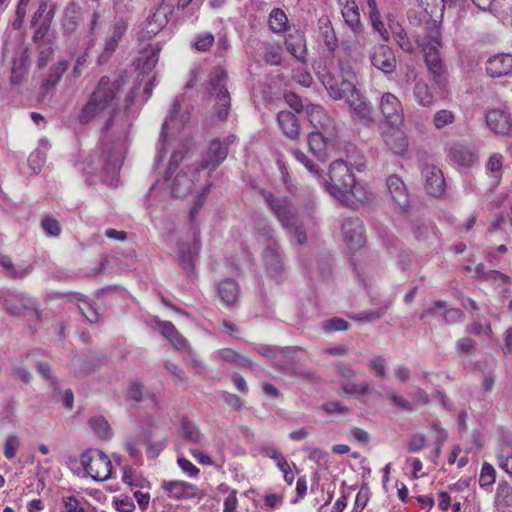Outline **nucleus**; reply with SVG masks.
Returning a JSON list of instances; mask_svg holds the SVG:
<instances>
[{
  "instance_id": "obj_56",
  "label": "nucleus",
  "mask_w": 512,
  "mask_h": 512,
  "mask_svg": "<svg viewBox=\"0 0 512 512\" xmlns=\"http://www.w3.org/2000/svg\"><path fill=\"white\" fill-rule=\"evenodd\" d=\"M321 327L325 332L345 331L349 328V323L342 318L333 317L323 321Z\"/></svg>"
},
{
  "instance_id": "obj_47",
  "label": "nucleus",
  "mask_w": 512,
  "mask_h": 512,
  "mask_svg": "<svg viewBox=\"0 0 512 512\" xmlns=\"http://www.w3.org/2000/svg\"><path fill=\"white\" fill-rule=\"evenodd\" d=\"M496 481V470L488 462H485L479 474V486L485 491H491L493 484Z\"/></svg>"
},
{
  "instance_id": "obj_21",
  "label": "nucleus",
  "mask_w": 512,
  "mask_h": 512,
  "mask_svg": "<svg viewBox=\"0 0 512 512\" xmlns=\"http://www.w3.org/2000/svg\"><path fill=\"white\" fill-rule=\"evenodd\" d=\"M308 120L315 128V131H324L329 135H337L333 119L327 114L322 106L309 104L305 107Z\"/></svg>"
},
{
  "instance_id": "obj_10",
  "label": "nucleus",
  "mask_w": 512,
  "mask_h": 512,
  "mask_svg": "<svg viewBox=\"0 0 512 512\" xmlns=\"http://www.w3.org/2000/svg\"><path fill=\"white\" fill-rule=\"evenodd\" d=\"M339 72L337 75H334L330 72H319V78L328 91V83L336 86L340 92H349L353 91L355 88V79L356 75L352 68V66L347 61L340 60L338 63Z\"/></svg>"
},
{
  "instance_id": "obj_49",
  "label": "nucleus",
  "mask_w": 512,
  "mask_h": 512,
  "mask_svg": "<svg viewBox=\"0 0 512 512\" xmlns=\"http://www.w3.org/2000/svg\"><path fill=\"white\" fill-rule=\"evenodd\" d=\"M260 454L264 457L271 458L274 460L279 470H283L287 467L288 462L284 455L273 445H265L260 448Z\"/></svg>"
},
{
  "instance_id": "obj_20",
  "label": "nucleus",
  "mask_w": 512,
  "mask_h": 512,
  "mask_svg": "<svg viewBox=\"0 0 512 512\" xmlns=\"http://www.w3.org/2000/svg\"><path fill=\"white\" fill-rule=\"evenodd\" d=\"M448 158L461 167H472L478 163V152L474 145L458 142L451 145L447 152Z\"/></svg>"
},
{
  "instance_id": "obj_27",
  "label": "nucleus",
  "mask_w": 512,
  "mask_h": 512,
  "mask_svg": "<svg viewBox=\"0 0 512 512\" xmlns=\"http://www.w3.org/2000/svg\"><path fill=\"white\" fill-rule=\"evenodd\" d=\"M496 463L498 467L512 478V435L504 433L498 444L495 453Z\"/></svg>"
},
{
  "instance_id": "obj_37",
  "label": "nucleus",
  "mask_w": 512,
  "mask_h": 512,
  "mask_svg": "<svg viewBox=\"0 0 512 512\" xmlns=\"http://www.w3.org/2000/svg\"><path fill=\"white\" fill-rule=\"evenodd\" d=\"M368 6V16L372 29L379 34L380 38L384 42L390 40L389 28L385 27V24L381 20V15L377 7L375 0H365Z\"/></svg>"
},
{
  "instance_id": "obj_32",
  "label": "nucleus",
  "mask_w": 512,
  "mask_h": 512,
  "mask_svg": "<svg viewBox=\"0 0 512 512\" xmlns=\"http://www.w3.org/2000/svg\"><path fill=\"white\" fill-rule=\"evenodd\" d=\"M277 122L285 136L292 140L299 137L301 126L294 113L290 111H280L277 114Z\"/></svg>"
},
{
  "instance_id": "obj_53",
  "label": "nucleus",
  "mask_w": 512,
  "mask_h": 512,
  "mask_svg": "<svg viewBox=\"0 0 512 512\" xmlns=\"http://www.w3.org/2000/svg\"><path fill=\"white\" fill-rule=\"evenodd\" d=\"M291 155L294 157L296 161L301 163L311 174H319V166L315 164L303 151H301L300 149H292Z\"/></svg>"
},
{
  "instance_id": "obj_2",
  "label": "nucleus",
  "mask_w": 512,
  "mask_h": 512,
  "mask_svg": "<svg viewBox=\"0 0 512 512\" xmlns=\"http://www.w3.org/2000/svg\"><path fill=\"white\" fill-rule=\"evenodd\" d=\"M364 167L365 161L361 155L357 157L348 156L346 160H334L329 166L328 181H325L324 184L325 191L340 202L349 203L343 189L348 187L354 179L351 169L355 168L362 171Z\"/></svg>"
},
{
  "instance_id": "obj_31",
  "label": "nucleus",
  "mask_w": 512,
  "mask_h": 512,
  "mask_svg": "<svg viewBox=\"0 0 512 512\" xmlns=\"http://www.w3.org/2000/svg\"><path fill=\"white\" fill-rule=\"evenodd\" d=\"M191 232L194 238L193 243L187 247L185 245H181L178 249L179 261L183 268L188 272L193 269L195 259L197 258L200 249L198 229L196 227H192Z\"/></svg>"
},
{
  "instance_id": "obj_24",
  "label": "nucleus",
  "mask_w": 512,
  "mask_h": 512,
  "mask_svg": "<svg viewBox=\"0 0 512 512\" xmlns=\"http://www.w3.org/2000/svg\"><path fill=\"white\" fill-rule=\"evenodd\" d=\"M441 45L440 38L437 34L427 37V43L423 46L425 62L429 71L435 77H441L444 72L442 60L440 58L438 48Z\"/></svg>"
},
{
  "instance_id": "obj_35",
  "label": "nucleus",
  "mask_w": 512,
  "mask_h": 512,
  "mask_svg": "<svg viewBox=\"0 0 512 512\" xmlns=\"http://www.w3.org/2000/svg\"><path fill=\"white\" fill-rule=\"evenodd\" d=\"M29 70V52L23 49L13 61L10 83L14 86L21 84L27 77Z\"/></svg>"
},
{
  "instance_id": "obj_6",
  "label": "nucleus",
  "mask_w": 512,
  "mask_h": 512,
  "mask_svg": "<svg viewBox=\"0 0 512 512\" xmlns=\"http://www.w3.org/2000/svg\"><path fill=\"white\" fill-rule=\"evenodd\" d=\"M185 102V96L179 95L174 99L171 109L162 125V131L160 134L159 144L157 145V153L155 161L159 162L163 159L165 153V141L169 130H180L185 123L189 121L188 109H183Z\"/></svg>"
},
{
  "instance_id": "obj_11",
  "label": "nucleus",
  "mask_w": 512,
  "mask_h": 512,
  "mask_svg": "<svg viewBox=\"0 0 512 512\" xmlns=\"http://www.w3.org/2000/svg\"><path fill=\"white\" fill-rule=\"evenodd\" d=\"M387 195L394 209L399 212H408L411 207V196L404 181L396 174L386 179Z\"/></svg>"
},
{
  "instance_id": "obj_4",
  "label": "nucleus",
  "mask_w": 512,
  "mask_h": 512,
  "mask_svg": "<svg viewBox=\"0 0 512 512\" xmlns=\"http://www.w3.org/2000/svg\"><path fill=\"white\" fill-rule=\"evenodd\" d=\"M265 204L277 218L283 228L293 232L299 244L307 241L306 233L299 222L298 211L286 196H277L271 192L263 191Z\"/></svg>"
},
{
  "instance_id": "obj_58",
  "label": "nucleus",
  "mask_w": 512,
  "mask_h": 512,
  "mask_svg": "<svg viewBox=\"0 0 512 512\" xmlns=\"http://www.w3.org/2000/svg\"><path fill=\"white\" fill-rule=\"evenodd\" d=\"M62 503V512H86L85 502L77 499L74 496L63 497Z\"/></svg>"
},
{
  "instance_id": "obj_52",
  "label": "nucleus",
  "mask_w": 512,
  "mask_h": 512,
  "mask_svg": "<svg viewBox=\"0 0 512 512\" xmlns=\"http://www.w3.org/2000/svg\"><path fill=\"white\" fill-rule=\"evenodd\" d=\"M389 306L390 303L374 310L363 311L352 318L360 322H374L375 320L382 318L386 314V311L389 308Z\"/></svg>"
},
{
  "instance_id": "obj_61",
  "label": "nucleus",
  "mask_w": 512,
  "mask_h": 512,
  "mask_svg": "<svg viewBox=\"0 0 512 512\" xmlns=\"http://www.w3.org/2000/svg\"><path fill=\"white\" fill-rule=\"evenodd\" d=\"M443 322L448 325L456 324L464 320L463 312L458 308H445L442 316Z\"/></svg>"
},
{
  "instance_id": "obj_59",
  "label": "nucleus",
  "mask_w": 512,
  "mask_h": 512,
  "mask_svg": "<svg viewBox=\"0 0 512 512\" xmlns=\"http://www.w3.org/2000/svg\"><path fill=\"white\" fill-rule=\"evenodd\" d=\"M214 41H215L214 36L209 32H205V33L198 34L195 37L193 46L197 51L205 52L210 49V47L213 45Z\"/></svg>"
},
{
  "instance_id": "obj_34",
  "label": "nucleus",
  "mask_w": 512,
  "mask_h": 512,
  "mask_svg": "<svg viewBox=\"0 0 512 512\" xmlns=\"http://www.w3.org/2000/svg\"><path fill=\"white\" fill-rule=\"evenodd\" d=\"M217 294L225 306L232 307L239 298L240 288L235 280L227 278L218 284Z\"/></svg>"
},
{
  "instance_id": "obj_39",
  "label": "nucleus",
  "mask_w": 512,
  "mask_h": 512,
  "mask_svg": "<svg viewBox=\"0 0 512 512\" xmlns=\"http://www.w3.org/2000/svg\"><path fill=\"white\" fill-rule=\"evenodd\" d=\"M286 49L297 59L304 60L306 55V41L300 31L290 33L285 39Z\"/></svg>"
},
{
  "instance_id": "obj_17",
  "label": "nucleus",
  "mask_w": 512,
  "mask_h": 512,
  "mask_svg": "<svg viewBox=\"0 0 512 512\" xmlns=\"http://www.w3.org/2000/svg\"><path fill=\"white\" fill-rule=\"evenodd\" d=\"M68 67L69 63L66 60H60L50 67L48 75L42 81L39 88V102L44 103L45 101L52 98L57 84L60 82Z\"/></svg>"
},
{
  "instance_id": "obj_7",
  "label": "nucleus",
  "mask_w": 512,
  "mask_h": 512,
  "mask_svg": "<svg viewBox=\"0 0 512 512\" xmlns=\"http://www.w3.org/2000/svg\"><path fill=\"white\" fill-rule=\"evenodd\" d=\"M122 165V152L115 146L105 145L90 155L87 167L88 173L103 172L113 175Z\"/></svg>"
},
{
  "instance_id": "obj_9",
  "label": "nucleus",
  "mask_w": 512,
  "mask_h": 512,
  "mask_svg": "<svg viewBox=\"0 0 512 512\" xmlns=\"http://www.w3.org/2000/svg\"><path fill=\"white\" fill-rule=\"evenodd\" d=\"M81 463L86 473L94 480L105 481L112 477L113 464L101 450H86L81 455Z\"/></svg>"
},
{
  "instance_id": "obj_46",
  "label": "nucleus",
  "mask_w": 512,
  "mask_h": 512,
  "mask_svg": "<svg viewBox=\"0 0 512 512\" xmlns=\"http://www.w3.org/2000/svg\"><path fill=\"white\" fill-rule=\"evenodd\" d=\"M495 505L510 507L512 506V486L507 481L498 483L495 493Z\"/></svg>"
},
{
  "instance_id": "obj_12",
  "label": "nucleus",
  "mask_w": 512,
  "mask_h": 512,
  "mask_svg": "<svg viewBox=\"0 0 512 512\" xmlns=\"http://www.w3.org/2000/svg\"><path fill=\"white\" fill-rule=\"evenodd\" d=\"M379 110L389 127L403 126L404 108L397 96L390 92L384 93L379 99Z\"/></svg>"
},
{
  "instance_id": "obj_29",
  "label": "nucleus",
  "mask_w": 512,
  "mask_h": 512,
  "mask_svg": "<svg viewBox=\"0 0 512 512\" xmlns=\"http://www.w3.org/2000/svg\"><path fill=\"white\" fill-rule=\"evenodd\" d=\"M386 146L396 155H403L408 149V139L402 126L389 127L383 134Z\"/></svg>"
},
{
  "instance_id": "obj_26",
  "label": "nucleus",
  "mask_w": 512,
  "mask_h": 512,
  "mask_svg": "<svg viewBox=\"0 0 512 512\" xmlns=\"http://www.w3.org/2000/svg\"><path fill=\"white\" fill-rule=\"evenodd\" d=\"M128 28L127 23L124 20H119L113 25L109 36L107 37L102 53L98 57V63L103 64L108 61L113 52L119 45L122 36L125 34Z\"/></svg>"
},
{
  "instance_id": "obj_42",
  "label": "nucleus",
  "mask_w": 512,
  "mask_h": 512,
  "mask_svg": "<svg viewBox=\"0 0 512 512\" xmlns=\"http://www.w3.org/2000/svg\"><path fill=\"white\" fill-rule=\"evenodd\" d=\"M414 100L422 107H430L434 102V95L428 84L423 80L415 82L413 87Z\"/></svg>"
},
{
  "instance_id": "obj_13",
  "label": "nucleus",
  "mask_w": 512,
  "mask_h": 512,
  "mask_svg": "<svg viewBox=\"0 0 512 512\" xmlns=\"http://www.w3.org/2000/svg\"><path fill=\"white\" fill-rule=\"evenodd\" d=\"M485 123L491 133L497 136H508L512 132V115L506 107L487 109Z\"/></svg>"
},
{
  "instance_id": "obj_38",
  "label": "nucleus",
  "mask_w": 512,
  "mask_h": 512,
  "mask_svg": "<svg viewBox=\"0 0 512 512\" xmlns=\"http://www.w3.org/2000/svg\"><path fill=\"white\" fill-rule=\"evenodd\" d=\"M344 194L347 196L349 203L341 202L344 206L353 208L358 204L365 203L368 201V192L364 185L352 180V183L345 187Z\"/></svg>"
},
{
  "instance_id": "obj_51",
  "label": "nucleus",
  "mask_w": 512,
  "mask_h": 512,
  "mask_svg": "<svg viewBox=\"0 0 512 512\" xmlns=\"http://www.w3.org/2000/svg\"><path fill=\"white\" fill-rule=\"evenodd\" d=\"M454 121H455L454 113L447 109L438 110L433 116V125L438 130H440L448 125L453 124Z\"/></svg>"
},
{
  "instance_id": "obj_45",
  "label": "nucleus",
  "mask_w": 512,
  "mask_h": 512,
  "mask_svg": "<svg viewBox=\"0 0 512 512\" xmlns=\"http://www.w3.org/2000/svg\"><path fill=\"white\" fill-rule=\"evenodd\" d=\"M194 179L189 178L186 173H179L172 182L171 192L177 197L186 195L192 191Z\"/></svg>"
},
{
  "instance_id": "obj_5",
  "label": "nucleus",
  "mask_w": 512,
  "mask_h": 512,
  "mask_svg": "<svg viewBox=\"0 0 512 512\" xmlns=\"http://www.w3.org/2000/svg\"><path fill=\"white\" fill-rule=\"evenodd\" d=\"M227 79L226 71L222 67H215L209 75L208 90L210 95L215 97L214 113L221 121L227 118L230 110Z\"/></svg>"
},
{
  "instance_id": "obj_23",
  "label": "nucleus",
  "mask_w": 512,
  "mask_h": 512,
  "mask_svg": "<svg viewBox=\"0 0 512 512\" xmlns=\"http://www.w3.org/2000/svg\"><path fill=\"white\" fill-rule=\"evenodd\" d=\"M171 13V8L164 3L156 7L155 10L148 15L145 21L142 31L143 37L155 36L163 30L169 21Z\"/></svg>"
},
{
  "instance_id": "obj_18",
  "label": "nucleus",
  "mask_w": 512,
  "mask_h": 512,
  "mask_svg": "<svg viewBox=\"0 0 512 512\" xmlns=\"http://www.w3.org/2000/svg\"><path fill=\"white\" fill-rule=\"evenodd\" d=\"M161 488L173 500L200 499L202 497L201 490L196 485L186 481L164 480L161 483Z\"/></svg>"
},
{
  "instance_id": "obj_50",
  "label": "nucleus",
  "mask_w": 512,
  "mask_h": 512,
  "mask_svg": "<svg viewBox=\"0 0 512 512\" xmlns=\"http://www.w3.org/2000/svg\"><path fill=\"white\" fill-rule=\"evenodd\" d=\"M287 16L281 9H273L269 15V26L273 32L280 33L287 27Z\"/></svg>"
},
{
  "instance_id": "obj_33",
  "label": "nucleus",
  "mask_w": 512,
  "mask_h": 512,
  "mask_svg": "<svg viewBox=\"0 0 512 512\" xmlns=\"http://www.w3.org/2000/svg\"><path fill=\"white\" fill-rule=\"evenodd\" d=\"M160 51L161 46L159 43L150 44L140 51L137 61L142 73L149 74L155 68L159 60Z\"/></svg>"
},
{
  "instance_id": "obj_41",
  "label": "nucleus",
  "mask_w": 512,
  "mask_h": 512,
  "mask_svg": "<svg viewBox=\"0 0 512 512\" xmlns=\"http://www.w3.org/2000/svg\"><path fill=\"white\" fill-rule=\"evenodd\" d=\"M50 143L47 139H41L39 146L35 149L28 158L30 168L38 173L46 162V152L50 148Z\"/></svg>"
},
{
  "instance_id": "obj_28",
  "label": "nucleus",
  "mask_w": 512,
  "mask_h": 512,
  "mask_svg": "<svg viewBox=\"0 0 512 512\" xmlns=\"http://www.w3.org/2000/svg\"><path fill=\"white\" fill-rule=\"evenodd\" d=\"M179 437L189 445L201 448L208 446V440L199 428L190 420L182 418L178 429Z\"/></svg>"
},
{
  "instance_id": "obj_63",
  "label": "nucleus",
  "mask_w": 512,
  "mask_h": 512,
  "mask_svg": "<svg viewBox=\"0 0 512 512\" xmlns=\"http://www.w3.org/2000/svg\"><path fill=\"white\" fill-rule=\"evenodd\" d=\"M321 37L328 51L332 52L337 48L338 41L331 27H324V29L321 32Z\"/></svg>"
},
{
  "instance_id": "obj_16",
  "label": "nucleus",
  "mask_w": 512,
  "mask_h": 512,
  "mask_svg": "<svg viewBox=\"0 0 512 512\" xmlns=\"http://www.w3.org/2000/svg\"><path fill=\"white\" fill-rule=\"evenodd\" d=\"M343 241L350 250H358L365 243V229L362 221L357 217H349L341 224Z\"/></svg>"
},
{
  "instance_id": "obj_44",
  "label": "nucleus",
  "mask_w": 512,
  "mask_h": 512,
  "mask_svg": "<svg viewBox=\"0 0 512 512\" xmlns=\"http://www.w3.org/2000/svg\"><path fill=\"white\" fill-rule=\"evenodd\" d=\"M0 265L5 269V273L9 278L22 279L30 274V266H15L8 256H0Z\"/></svg>"
},
{
  "instance_id": "obj_60",
  "label": "nucleus",
  "mask_w": 512,
  "mask_h": 512,
  "mask_svg": "<svg viewBox=\"0 0 512 512\" xmlns=\"http://www.w3.org/2000/svg\"><path fill=\"white\" fill-rule=\"evenodd\" d=\"M20 446L19 437L13 434H10L6 437L4 444V456L8 460H12L16 456V451Z\"/></svg>"
},
{
  "instance_id": "obj_57",
  "label": "nucleus",
  "mask_w": 512,
  "mask_h": 512,
  "mask_svg": "<svg viewBox=\"0 0 512 512\" xmlns=\"http://www.w3.org/2000/svg\"><path fill=\"white\" fill-rule=\"evenodd\" d=\"M147 456L148 458H156L166 447V439H160L157 441H153L151 438V433L149 432L147 435Z\"/></svg>"
},
{
  "instance_id": "obj_15",
  "label": "nucleus",
  "mask_w": 512,
  "mask_h": 512,
  "mask_svg": "<svg viewBox=\"0 0 512 512\" xmlns=\"http://www.w3.org/2000/svg\"><path fill=\"white\" fill-rule=\"evenodd\" d=\"M369 59L373 67L389 75L395 72L397 60L393 49L386 44H377L370 50Z\"/></svg>"
},
{
  "instance_id": "obj_8",
  "label": "nucleus",
  "mask_w": 512,
  "mask_h": 512,
  "mask_svg": "<svg viewBox=\"0 0 512 512\" xmlns=\"http://www.w3.org/2000/svg\"><path fill=\"white\" fill-rule=\"evenodd\" d=\"M329 83V81H327ZM328 93L334 100L344 99L349 106L350 112L354 118L369 124L373 121L371 117V108L366 98L360 94L355 87L353 91L340 92L336 86L328 84Z\"/></svg>"
},
{
  "instance_id": "obj_3",
  "label": "nucleus",
  "mask_w": 512,
  "mask_h": 512,
  "mask_svg": "<svg viewBox=\"0 0 512 512\" xmlns=\"http://www.w3.org/2000/svg\"><path fill=\"white\" fill-rule=\"evenodd\" d=\"M255 230L259 243L264 246L262 257L266 273L271 279L278 281L284 272V262L273 229L266 220L260 219L255 223Z\"/></svg>"
},
{
  "instance_id": "obj_54",
  "label": "nucleus",
  "mask_w": 512,
  "mask_h": 512,
  "mask_svg": "<svg viewBox=\"0 0 512 512\" xmlns=\"http://www.w3.org/2000/svg\"><path fill=\"white\" fill-rule=\"evenodd\" d=\"M427 437L422 433L411 435L406 442V450L409 453H417L425 448Z\"/></svg>"
},
{
  "instance_id": "obj_62",
  "label": "nucleus",
  "mask_w": 512,
  "mask_h": 512,
  "mask_svg": "<svg viewBox=\"0 0 512 512\" xmlns=\"http://www.w3.org/2000/svg\"><path fill=\"white\" fill-rule=\"evenodd\" d=\"M177 464L183 473L188 475L191 478L198 477L200 470L188 459L184 456H179L177 459Z\"/></svg>"
},
{
  "instance_id": "obj_48",
  "label": "nucleus",
  "mask_w": 512,
  "mask_h": 512,
  "mask_svg": "<svg viewBox=\"0 0 512 512\" xmlns=\"http://www.w3.org/2000/svg\"><path fill=\"white\" fill-rule=\"evenodd\" d=\"M93 431L103 440H108L112 436V430L108 421L102 416H94L89 420Z\"/></svg>"
},
{
  "instance_id": "obj_40",
  "label": "nucleus",
  "mask_w": 512,
  "mask_h": 512,
  "mask_svg": "<svg viewBox=\"0 0 512 512\" xmlns=\"http://www.w3.org/2000/svg\"><path fill=\"white\" fill-rule=\"evenodd\" d=\"M80 21V7L75 2L66 5L63 13L62 27L66 34L72 33Z\"/></svg>"
},
{
  "instance_id": "obj_43",
  "label": "nucleus",
  "mask_w": 512,
  "mask_h": 512,
  "mask_svg": "<svg viewBox=\"0 0 512 512\" xmlns=\"http://www.w3.org/2000/svg\"><path fill=\"white\" fill-rule=\"evenodd\" d=\"M56 3L51 0H40L37 10L34 12L31 24H37L40 21H52L56 13Z\"/></svg>"
},
{
  "instance_id": "obj_19",
  "label": "nucleus",
  "mask_w": 512,
  "mask_h": 512,
  "mask_svg": "<svg viewBox=\"0 0 512 512\" xmlns=\"http://www.w3.org/2000/svg\"><path fill=\"white\" fill-rule=\"evenodd\" d=\"M337 135H329L324 131H312L308 135V145L311 153L322 162L330 157V150Z\"/></svg>"
},
{
  "instance_id": "obj_1",
  "label": "nucleus",
  "mask_w": 512,
  "mask_h": 512,
  "mask_svg": "<svg viewBox=\"0 0 512 512\" xmlns=\"http://www.w3.org/2000/svg\"><path fill=\"white\" fill-rule=\"evenodd\" d=\"M124 84L125 80L123 77L110 81L109 77L103 76L88 102L81 109L78 121L80 123H88L97 116L114 112L115 102Z\"/></svg>"
},
{
  "instance_id": "obj_25",
  "label": "nucleus",
  "mask_w": 512,
  "mask_h": 512,
  "mask_svg": "<svg viewBox=\"0 0 512 512\" xmlns=\"http://www.w3.org/2000/svg\"><path fill=\"white\" fill-rule=\"evenodd\" d=\"M342 6L341 13L346 25L355 33L357 42H365V37L362 35V23L360 20V12L358 5L354 0H340ZM362 47L365 43L361 44Z\"/></svg>"
},
{
  "instance_id": "obj_36",
  "label": "nucleus",
  "mask_w": 512,
  "mask_h": 512,
  "mask_svg": "<svg viewBox=\"0 0 512 512\" xmlns=\"http://www.w3.org/2000/svg\"><path fill=\"white\" fill-rule=\"evenodd\" d=\"M388 27L390 35L394 38L400 49L407 53L413 52L414 46L402 25L394 18L389 16Z\"/></svg>"
},
{
  "instance_id": "obj_30",
  "label": "nucleus",
  "mask_w": 512,
  "mask_h": 512,
  "mask_svg": "<svg viewBox=\"0 0 512 512\" xmlns=\"http://www.w3.org/2000/svg\"><path fill=\"white\" fill-rule=\"evenodd\" d=\"M486 71L491 77H501L512 73V54L502 53L490 57Z\"/></svg>"
},
{
  "instance_id": "obj_14",
  "label": "nucleus",
  "mask_w": 512,
  "mask_h": 512,
  "mask_svg": "<svg viewBox=\"0 0 512 512\" xmlns=\"http://www.w3.org/2000/svg\"><path fill=\"white\" fill-rule=\"evenodd\" d=\"M235 139L236 137L231 135L223 140H213L202 157L201 167L211 171L215 170L226 159L228 155V146L233 143Z\"/></svg>"
},
{
  "instance_id": "obj_55",
  "label": "nucleus",
  "mask_w": 512,
  "mask_h": 512,
  "mask_svg": "<svg viewBox=\"0 0 512 512\" xmlns=\"http://www.w3.org/2000/svg\"><path fill=\"white\" fill-rule=\"evenodd\" d=\"M188 148L185 144L181 146V148L174 150L170 156L169 164H168V170H167V177L165 181H167L173 172L178 168V165L183 160L185 153L187 152Z\"/></svg>"
},
{
  "instance_id": "obj_64",
  "label": "nucleus",
  "mask_w": 512,
  "mask_h": 512,
  "mask_svg": "<svg viewBox=\"0 0 512 512\" xmlns=\"http://www.w3.org/2000/svg\"><path fill=\"white\" fill-rule=\"evenodd\" d=\"M292 78L295 82L302 85L303 87H310L313 83V78L310 73L307 72L303 67H299L293 70Z\"/></svg>"
},
{
  "instance_id": "obj_22",
  "label": "nucleus",
  "mask_w": 512,
  "mask_h": 512,
  "mask_svg": "<svg viewBox=\"0 0 512 512\" xmlns=\"http://www.w3.org/2000/svg\"><path fill=\"white\" fill-rule=\"evenodd\" d=\"M424 189L427 194L438 197L445 189V180L442 171L431 164H424L421 168Z\"/></svg>"
}]
</instances>
